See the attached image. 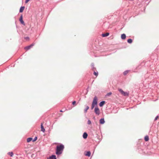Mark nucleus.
Instances as JSON below:
<instances>
[{"instance_id":"f257e3e1","label":"nucleus","mask_w":159,"mask_h":159,"mask_svg":"<svg viewBox=\"0 0 159 159\" xmlns=\"http://www.w3.org/2000/svg\"><path fill=\"white\" fill-rule=\"evenodd\" d=\"M64 148V146L62 144L57 146L56 148V154L57 155H60L61 154Z\"/></svg>"},{"instance_id":"f03ea898","label":"nucleus","mask_w":159,"mask_h":159,"mask_svg":"<svg viewBox=\"0 0 159 159\" xmlns=\"http://www.w3.org/2000/svg\"><path fill=\"white\" fill-rule=\"evenodd\" d=\"M97 98L96 96L94 98L91 106V109H93L95 105L97 104Z\"/></svg>"},{"instance_id":"7ed1b4c3","label":"nucleus","mask_w":159,"mask_h":159,"mask_svg":"<svg viewBox=\"0 0 159 159\" xmlns=\"http://www.w3.org/2000/svg\"><path fill=\"white\" fill-rule=\"evenodd\" d=\"M118 90L122 95L124 96H127L129 95L128 93L124 92L121 89H118Z\"/></svg>"},{"instance_id":"20e7f679","label":"nucleus","mask_w":159,"mask_h":159,"mask_svg":"<svg viewBox=\"0 0 159 159\" xmlns=\"http://www.w3.org/2000/svg\"><path fill=\"white\" fill-rule=\"evenodd\" d=\"M94 112L98 115H99L100 114V111L98 107H96L94 109Z\"/></svg>"},{"instance_id":"39448f33","label":"nucleus","mask_w":159,"mask_h":159,"mask_svg":"<svg viewBox=\"0 0 159 159\" xmlns=\"http://www.w3.org/2000/svg\"><path fill=\"white\" fill-rule=\"evenodd\" d=\"M20 22L21 24H23L24 25H25V23H24V21L23 20V17H22V16H20Z\"/></svg>"},{"instance_id":"423d86ee","label":"nucleus","mask_w":159,"mask_h":159,"mask_svg":"<svg viewBox=\"0 0 159 159\" xmlns=\"http://www.w3.org/2000/svg\"><path fill=\"white\" fill-rule=\"evenodd\" d=\"M33 45H34L33 44H32L29 46L25 47V49L27 50H29V49H30L32 47Z\"/></svg>"},{"instance_id":"0eeeda50","label":"nucleus","mask_w":159,"mask_h":159,"mask_svg":"<svg viewBox=\"0 0 159 159\" xmlns=\"http://www.w3.org/2000/svg\"><path fill=\"white\" fill-rule=\"evenodd\" d=\"M87 136H88L86 132L84 133L83 135V138L84 139H86L87 138Z\"/></svg>"},{"instance_id":"6e6552de","label":"nucleus","mask_w":159,"mask_h":159,"mask_svg":"<svg viewBox=\"0 0 159 159\" xmlns=\"http://www.w3.org/2000/svg\"><path fill=\"white\" fill-rule=\"evenodd\" d=\"M41 130L43 132H44L45 131V129L43 127V124L42 123L41 125Z\"/></svg>"},{"instance_id":"1a4fd4ad","label":"nucleus","mask_w":159,"mask_h":159,"mask_svg":"<svg viewBox=\"0 0 159 159\" xmlns=\"http://www.w3.org/2000/svg\"><path fill=\"white\" fill-rule=\"evenodd\" d=\"M126 35L125 34H123L121 35V38L123 39H125L126 38Z\"/></svg>"},{"instance_id":"9d476101","label":"nucleus","mask_w":159,"mask_h":159,"mask_svg":"<svg viewBox=\"0 0 159 159\" xmlns=\"http://www.w3.org/2000/svg\"><path fill=\"white\" fill-rule=\"evenodd\" d=\"M47 159H56V157L55 155H52Z\"/></svg>"},{"instance_id":"9b49d317","label":"nucleus","mask_w":159,"mask_h":159,"mask_svg":"<svg viewBox=\"0 0 159 159\" xmlns=\"http://www.w3.org/2000/svg\"><path fill=\"white\" fill-rule=\"evenodd\" d=\"M100 123L101 124H103L105 123V121L104 119H101L100 120Z\"/></svg>"},{"instance_id":"f8f14e48","label":"nucleus","mask_w":159,"mask_h":159,"mask_svg":"<svg viewBox=\"0 0 159 159\" xmlns=\"http://www.w3.org/2000/svg\"><path fill=\"white\" fill-rule=\"evenodd\" d=\"M105 102L104 101H102L99 104V105L100 107H102L105 104Z\"/></svg>"},{"instance_id":"ddd939ff","label":"nucleus","mask_w":159,"mask_h":159,"mask_svg":"<svg viewBox=\"0 0 159 159\" xmlns=\"http://www.w3.org/2000/svg\"><path fill=\"white\" fill-rule=\"evenodd\" d=\"M24 9H25V7H21L20 8V12H22L23 11Z\"/></svg>"},{"instance_id":"4468645a","label":"nucleus","mask_w":159,"mask_h":159,"mask_svg":"<svg viewBox=\"0 0 159 159\" xmlns=\"http://www.w3.org/2000/svg\"><path fill=\"white\" fill-rule=\"evenodd\" d=\"M91 155V152L89 151L87 152L85 154V155L88 157L90 156Z\"/></svg>"},{"instance_id":"2eb2a0df","label":"nucleus","mask_w":159,"mask_h":159,"mask_svg":"<svg viewBox=\"0 0 159 159\" xmlns=\"http://www.w3.org/2000/svg\"><path fill=\"white\" fill-rule=\"evenodd\" d=\"M149 137L148 136L146 135L144 137V140L145 141H148L149 140Z\"/></svg>"},{"instance_id":"dca6fc26","label":"nucleus","mask_w":159,"mask_h":159,"mask_svg":"<svg viewBox=\"0 0 159 159\" xmlns=\"http://www.w3.org/2000/svg\"><path fill=\"white\" fill-rule=\"evenodd\" d=\"M109 35V33H106L105 34H102V36L103 37H106V36H108V35Z\"/></svg>"},{"instance_id":"f3484780","label":"nucleus","mask_w":159,"mask_h":159,"mask_svg":"<svg viewBox=\"0 0 159 159\" xmlns=\"http://www.w3.org/2000/svg\"><path fill=\"white\" fill-rule=\"evenodd\" d=\"M32 140V138H29L27 139V141L28 143H29Z\"/></svg>"},{"instance_id":"a211bd4d","label":"nucleus","mask_w":159,"mask_h":159,"mask_svg":"<svg viewBox=\"0 0 159 159\" xmlns=\"http://www.w3.org/2000/svg\"><path fill=\"white\" fill-rule=\"evenodd\" d=\"M8 154L11 157H12L13 155V153L12 152H9L8 153Z\"/></svg>"},{"instance_id":"6ab92c4d","label":"nucleus","mask_w":159,"mask_h":159,"mask_svg":"<svg viewBox=\"0 0 159 159\" xmlns=\"http://www.w3.org/2000/svg\"><path fill=\"white\" fill-rule=\"evenodd\" d=\"M127 42L129 43H131L132 42V40L131 39H129L128 40Z\"/></svg>"},{"instance_id":"aec40b11","label":"nucleus","mask_w":159,"mask_h":159,"mask_svg":"<svg viewBox=\"0 0 159 159\" xmlns=\"http://www.w3.org/2000/svg\"><path fill=\"white\" fill-rule=\"evenodd\" d=\"M129 72V70H126L124 71L123 73V74L124 75H126Z\"/></svg>"},{"instance_id":"412c9836","label":"nucleus","mask_w":159,"mask_h":159,"mask_svg":"<svg viewBox=\"0 0 159 159\" xmlns=\"http://www.w3.org/2000/svg\"><path fill=\"white\" fill-rule=\"evenodd\" d=\"M89 107L88 106H87L86 107V109L84 110V112L85 113H86L87 112V110L89 109Z\"/></svg>"},{"instance_id":"4be33fe9","label":"nucleus","mask_w":159,"mask_h":159,"mask_svg":"<svg viewBox=\"0 0 159 159\" xmlns=\"http://www.w3.org/2000/svg\"><path fill=\"white\" fill-rule=\"evenodd\" d=\"M93 74L94 75H96V76H97L98 75V72H96L95 71H94V72L93 73Z\"/></svg>"},{"instance_id":"5701e85b","label":"nucleus","mask_w":159,"mask_h":159,"mask_svg":"<svg viewBox=\"0 0 159 159\" xmlns=\"http://www.w3.org/2000/svg\"><path fill=\"white\" fill-rule=\"evenodd\" d=\"M88 124L89 125H90L91 124V121L89 120L88 121Z\"/></svg>"},{"instance_id":"b1692460","label":"nucleus","mask_w":159,"mask_h":159,"mask_svg":"<svg viewBox=\"0 0 159 159\" xmlns=\"http://www.w3.org/2000/svg\"><path fill=\"white\" fill-rule=\"evenodd\" d=\"M37 139V137H35L34 138V139L33 140V142H34L36 141Z\"/></svg>"},{"instance_id":"393cba45","label":"nucleus","mask_w":159,"mask_h":159,"mask_svg":"<svg viewBox=\"0 0 159 159\" xmlns=\"http://www.w3.org/2000/svg\"><path fill=\"white\" fill-rule=\"evenodd\" d=\"M111 94H112L111 93V92L109 93H108L107 94V96H110Z\"/></svg>"},{"instance_id":"a878e982","label":"nucleus","mask_w":159,"mask_h":159,"mask_svg":"<svg viewBox=\"0 0 159 159\" xmlns=\"http://www.w3.org/2000/svg\"><path fill=\"white\" fill-rule=\"evenodd\" d=\"M76 103V101H73L72 103V104L73 105H75V104Z\"/></svg>"},{"instance_id":"bb28decb","label":"nucleus","mask_w":159,"mask_h":159,"mask_svg":"<svg viewBox=\"0 0 159 159\" xmlns=\"http://www.w3.org/2000/svg\"><path fill=\"white\" fill-rule=\"evenodd\" d=\"M30 0H26L25 1V3H27Z\"/></svg>"},{"instance_id":"cd10ccee","label":"nucleus","mask_w":159,"mask_h":159,"mask_svg":"<svg viewBox=\"0 0 159 159\" xmlns=\"http://www.w3.org/2000/svg\"><path fill=\"white\" fill-rule=\"evenodd\" d=\"M158 118V116H157L155 118V120H156L157 119V118Z\"/></svg>"},{"instance_id":"c85d7f7f","label":"nucleus","mask_w":159,"mask_h":159,"mask_svg":"<svg viewBox=\"0 0 159 159\" xmlns=\"http://www.w3.org/2000/svg\"><path fill=\"white\" fill-rule=\"evenodd\" d=\"M25 39H27V40H29V37H26L25 38Z\"/></svg>"},{"instance_id":"c756f323","label":"nucleus","mask_w":159,"mask_h":159,"mask_svg":"<svg viewBox=\"0 0 159 159\" xmlns=\"http://www.w3.org/2000/svg\"><path fill=\"white\" fill-rule=\"evenodd\" d=\"M60 111L61 112H62V110H60Z\"/></svg>"}]
</instances>
